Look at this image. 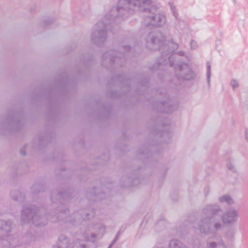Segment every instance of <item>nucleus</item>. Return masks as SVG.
<instances>
[{
	"label": "nucleus",
	"instance_id": "nucleus-16",
	"mask_svg": "<svg viewBox=\"0 0 248 248\" xmlns=\"http://www.w3.org/2000/svg\"><path fill=\"white\" fill-rule=\"evenodd\" d=\"M11 196L15 201H22L24 199V196L18 191H12Z\"/></svg>",
	"mask_w": 248,
	"mask_h": 248
},
{
	"label": "nucleus",
	"instance_id": "nucleus-30",
	"mask_svg": "<svg viewBox=\"0 0 248 248\" xmlns=\"http://www.w3.org/2000/svg\"><path fill=\"white\" fill-rule=\"evenodd\" d=\"M53 198H54L53 195H52V196H51V200H52V201H54Z\"/></svg>",
	"mask_w": 248,
	"mask_h": 248
},
{
	"label": "nucleus",
	"instance_id": "nucleus-20",
	"mask_svg": "<svg viewBox=\"0 0 248 248\" xmlns=\"http://www.w3.org/2000/svg\"><path fill=\"white\" fill-rule=\"evenodd\" d=\"M230 84L233 90L238 88L239 86L238 81L235 79H232L231 80Z\"/></svg>",
	"mask_w": 248,
	"mask_h": 248
},
{
	"label": "nucleus",
	"instance_id": "nucleus-28",
	"mask_svg": "<svg viewBox=\"0 0 248 248\" xmlns=\"http://www.w3.org/2000/svg\"><path fill=\"white\" fill-rule=\"evenodd\" d=\"M20 153L22 155H25V153L24 152H23V151H21Z\"/></svg>",
	"mask_w": 248,
	"mask_h": 248
},
{
	"label": "nucleus",
	"instance_id": "nucleus-3",
	"mask_svg": "<svg viewBox=\"0 0 248 248\" xmlns=\"http://www.w3.org/2000/svg\"><path fill=\"white\" fill-rule=\"evenodd\" d=\"M21 220L24 223L31 222L35 226L39 227L45 226L47 222L46 217H40L35 206L24 207L21 212Z\"/></svg>",
	"mask_w": 248,
	"mask_h": 248
},
{
	"label": "nucleus",
	"instance_id": "nucleus-27",
	"mask_svg": "<svg viewBox=\"0 0 248 248\" xmlns=\"http://www.w3.org/2000/svg\"><path fill=\"white\" fill-rule=\"evenodd\" d=\"M165 111L166 112H169L170 111H171V110H170V109H165Z\"/></svg>",
	"mask_w": 248,
	"mask_h": 248
},
{
	"label": "nucleus",
	"instance_id": "nucleus-19",
	"mask_svg": "<svg viewBox=\"0 0 248 248\" xmlns=\"http://www.w3.org/2000/svg\"><path fill=\"white\" fill-rule=\"evenodd\" d=\"M207 81L209 84H210V77H211V64L209 62H207Z\"/></svg>",
	"mask_w": 248,
	"mask_h": 248
},
{
	"label": "nucleus",
	"instance_id": "nucleus-9",
	"mask_svg": "<svg viewBox=\"0 0 248 248\" xmlns=\"http://www.w3.org/2000/svg\"><path fill=\"white\" fill-rule=\"evenodd\" d=\"M19 243V240L17 237H14L9 239L8 237L2 236L0 237V248H15Z\"/></svg>",
	"mask_w": 248,
	"mask_h": 248
},
{
	"label": "nucleus",
	"instance_id": "nucleus-21",
	"mask_svg": "<svg viewBox=\"0 0 248 248\" xmlns=\"http://www.w3.org/2000/svg\"><path fill=\"white\" fill-rule=\"evenodd\" d=\"M226 166H227V168L229 170H230L232 171H235V169L234 167V165L231 162L228 163L227 164Z\"/></svg>",
	"mask_w": 248,
	"mask_h": 248
},
{
	"label": "nucleus",
	"instance_id": "nucleus-4",
	"mask_svg": "<svg viewBox=\"0 0 248 248\" xmlns=\"http://www.w3.org/2000/svg\"><path fill=\"white\" fill-rule=\"evenodd\" d=\"M164 37L159 32H151L146 38V46L151 50H155L160 48Z\"/></svg>",
	"mask_w": 248,
	"mask_h": 248
},
{
	"label": "nucleus",
	"instance_id": "nucleus-24",
	"mask_svg": "<svg viewBox=\"0 0 248 248\" xmlns=\"http://www.w3.org/2000/svg\"><path fill=\"white\" fill-rule=\"evenodd\" d=\"M67 211L66 210H64V213H63L62 212H61L59 213V216H62V215L63 214H65V212H66Z\"/></svg>",
	"mask_w": 248,
	"mask_h": 248
},
{
	"label": "nucleus",
	"instance_id": "nucleus-22",
	"mask_svg": "<svg viewBox=\"0 0 248 248\" xmlns=\"http://www.w3.org/2000/svg\"><path fill=\"white\" fill-rule=\"evenodd\" d=\"M130 49L131 48L128 46H124L120 48L121 51H123V53H126L128 52Z\"/></svg>",
	"mask_w": 248,
	"mask_h": 248
},
{
	"label": "nucleus",
	"instance_id": "nucleus-2",
	"mask_svg": "<svg viewBox=\"0 0 248 248\" xmlns=\"http://www.w3.org/2000/svg\"><path fill=\"white\" fill-rule=\"evenodd\" d=\"M171 46H172L173 49L170 50L168 54H163L160 60H159V64H166L168 62L170 66H174L176 71V74L178 78L183 80H190L192 79L195 77L194 74L191 71L188 65L185 63L181 64L174 63L173 61L174 59H175V55H171L169 57L168 56L169 53L172 52L175 49L178 47L177 44L172 42L170 43Z\"/></svg>",
	"mask_w": 248,
	"mask_h": 248
},
{
	"label": "nucleus",
	"instance_id": "nucleus-13",
	"mask_svg": "<svg viewBox=\"0 0 248 248\" xmlns=\"http://www.w3.org/2000/svg\"><path fill=\"white\" fill-rule=\"evenodd\" d=\"M237 213L234 210H230L222 216V219L224 223H233L237 221Z\"/></svg>",
	"mask_w": 248,
	"mask_h": 248
},
{
	"label": "nucleus",
	"instance_id": "nucleus-23",
	"mask_svg": "<svg viewBox=\"0 0 248 248\" xmlns=\"http://www.w3.org/2000/svg\"><path fill=\"white\" fill-rule=\"evenodd\" d=\"M191 47L193 49H195L197 47V45L196 42L192 41L190 43Z\"/></svg>",
	"mask_w": 248,
	"mask_h": 248
},
{
	"label": "nucleus",
	"instance_id": "nucleus-14",
	"mask_svg": "<svg viewBox=\"0 0 248 248\" xmlns=\"http://www.w3.org/2000/svg\"><path fill=\"white\" fill-rule=\"evenodd\" d=\"M210 218L214 233L216 231H218L222 228L223 224L219 217H210Z\"/></svg>",
	"mask_w": 248,
	"mask_h": 248
},
{
	"label": "nucleus",
	"instance_id": "nucleus-11",
	"mask_svg": "<svg viewBox=\"0 0 248 248\" xmlns=\"http://www.w3.org/2000/svg\"><path fill=\"white\" fill-rule=\"evenodd\" d=\"M220 211L217 205H207L202 209V214L204 217H215V215Z\"/></svg>",
	"mask_w": 248,
	"mask_h": 248
},
{
	"label": "nucleus",
	"instance_id": "nucleus-29",
	"mask_svg": "<svg viewBox=\"0 0 248 248\" xmlns=\"http://www.w3.org/2000/svg\"><path fill=\"white\" fill-rule=\"evenodd\" d=\"M57 196L59 198H60L62 196L61 194H59L57 195Z\"/></svg>",
	"mask_w": 248,
	"mask_h": 248
},
{
	"label": "nucleus",
	"instance_id": "nucleus-7",
	"mask_svg": "<svg viewBox=\"0 0 248 248\" xmlns=\"http://www.w3.org/2000/svg\"><path fill=\"white\" fill-rule=\"evenodd\" d=\"M121 52H117L115 50H110L109 52H106L103 55V59H104V64L107 65V63L115 62L118 64L121 65V61H124V59L120 58L117 55H121Z\"/></svg>",
	"mask_w": 248,
	"mask_h": 248
},
{
	"label": "nucleus",
	"instance_id": "nucleus-12",
	"mask_svg": "<svg viewBox=\"0 0 248 248\" xmlns=\"http://www.w3.org/2000/svg\"><path fill=\"white\" fill-rule=\"evenodd\" d=\"M206 248H227V247L221 238L215 237L207 240Z\"/></svg>",
	"mask_w": 248,
	"mask_h": 248
},
{
	"label": "nucleus",
	"instance_id": "nucleus-15",
	"mask_svg": "<svg viewBox=\"0 0 248 248\" xmlns=\"http://www.w3.org/2000/svg\"><path fill=\"white\" fill-rule=\"evenodd\" d=\"M169 248H187L185 245L183 244L180 241L173 239L170 241L169 244Z\"/></svg>",
	"mask_w": 248,
	"mask_h": 248
},
{
	"label": "nucleus",
	"instance_id": "nucleus-18",
	"mask_svg": "<svg viewBox=\"0 0 248 248\" xmlns=\"http://www.w3.org/2000/svg\"><path fill=\"white\" fill-rule=\"evenodd\" d=\"M31 190L33 193H37L40 191H43V187L42 185L40 184H35L34 185L32 188Z\"/></svg>",
	"mask_w": 248,
	"mask_h": 248
},
{
	"label": "nucleus",
	"instance_id": "nucleus-10",
	"mask_svg": "<svg viewBox=\"0 0 248 248\" xmlns=\"http://www.w3.org/2000/svg\"><path fill=\"white\" fill-rule=\"evenodd\" d=\"M169 4L173 14V16L176 18V20L174 23L175 28L178 31H182L185 30L187 27L186 24L184 21L181 20L178 18L179 15L176 12V8L173 3L172 2H169Z\"/></svg>",
	"mask_w": 248,
	"mask_h": 248
},
{
	"label": "nucleus",
	"instance_id": "nucleus-17",
	"mask_svg": "<svg viewBox=\"0 0 248 248\" xmlns=\"http://www.w3.org/2000/svg\"><path fill=\"white\" fill-rule=\"evenodd\" d=\"M219 201L220 202H225L229 204H231L233 203L232 200L231 199L230 196L228 195H223L220 197L219 198Z\"/></svg>",
	"mask_w": 248,
	"mask_h": 248
},
{
	"label": "nucleus",
	"instance_id": "nucleus-1",
	"mask_svg": "<svg viewBox=\"0 0 248 248\" xmlns=\"http://www.w3.org/2000/svg\"><path fill=\"white\" fill-rule=\"evenodd\" d=\"M137 10L149 12L142 21L145 26L160 27L166 23L165 16L155 13L156 9L152 0H119L116 8L111 9L94 26L91 35V41L96 45H102L107 40V30L111 21L117 16H127Z\"/></svg>",
	"mask_w": 248,
	"mask_h": 248
},
{
	"label": "nucleus",
	"instance_id": "nucleus-26",
	"mask_svg": "<svg viewBox=\"0 0 248 248\" xmlns=\"http://www.w3.org/2000/svg\"><path fill=\"white\" fill-rule=\"evenodd\" d=\"M134 182L136 183V184H137L139 182V180L138 179H135L134 180Z\"/></svg>",
	"mask_w": 248,
	"mask_h": 248
},
{
	"label": "nucleus",
	"instance_id": "nucleus-6",
	"mask_svg": "<svg viewBox=\"0 0 248 248\" xmlns=\"http://www.w3.org/2000/svg\"><path fill=\"white\" fill-rule=\"evenodd\" d=\"M198 229L200 232L205 234L214 233L210 217H202L198 223Z\"/></svg>",
	"mask_w": 248,
	"mask_h": 248
},
{
	"label": "nucleus",
	"instance_id": "nucleus-5",
	"mask_svg": "<svg viewBox=\"0 0 248 248\" xmlns=\"http://www.w3.org/2000/svg\"><path fill=\"white\" fill-rule=\"evenodd\" d=\"M68 240L64 235L59 237L57 244L53 248H86L82 241H77L68 246Z\"/></svg>",
	"mask_w": 248,
	"mask_h": 248
},
{
	"label": "nucleus",
	"instance_id": "nucleus-8",
	"mask_svg": "<svg viewBox=\"0 0 248 248\" xmlns=\"http://www.w3.org/2000/svg\"><path fill=\"white\" fill-rule=\"evenodd\" d=\"M0 234L2 236L8 237L11 239L12 237H17L16 235L11 233L12 227L10 221H1L0 222Z\"/></svg>",
	"mask_w": 248,
	"mask_h": 248
},
{
	"label": "nucleus",
	"instance_id": "nucleus-25",
	"mask_svg": "<svg viewBox=\"0 0 248 248\" xmlns=\"http://www.w3.org/2000/svg\"><path fill=\"white\" fill-rule=\"evenodd\" d=\"M246 138L248 140V129L246 130Z\"/></svg>",
	"mask_w": 248,
	"mask_h": 248
}]
</instances>
